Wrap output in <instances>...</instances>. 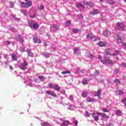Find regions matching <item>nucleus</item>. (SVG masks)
I'll use <instances>...</instances> for the list:
<instances>
[{
  "instance_id": "f257e3e1",
  "label": "nucleus",
  "mask_w": 126,
  "mask_h": 126,
  "mask_svg": "<svg viewBox=\"0 0 126 126\" xmlns=\"http://www.w3.org/2000/svg\"><path fill=\"white\" fill-rule=\"evenodd\" d=\"M26 2H24L23 1H21V7H22L23 8H28V7H30L31 5H32V1L30 0H26Z\"/></svg>"
},
{
  "instance_id": "f03ea898",
  "label": "nucleus",
  "mask_w": 126,
  "mask_h": 126,
  "mask_svg": "<svg viewBox=\"0 0 126 126\" xmlns=\"http://www.w3.org/2000/svg\"><path fill=\"white\" fill-rule=\"evenodd\" d=\"M116 27L118 30H121V31H124L126 29V25L122 22L117 23Z\"/></svg>"
},
{
  "instance_id": "7ed1b4c3",
  "label": "nucleus",
  "mask_w": 126,
  "mask_h": 126,
  "mask_svg": "<svg viewBox=\"0 0 126 126\" xmlns=\"http://www.w3.org/2000/svg\"><path fill=\"white\" fill-rule=\"evenodd\" d=\"M100 62L102 63H107L108 64L111 65L116 63H115L113 62V61L111 60V59H110V57H104V60L103 61L102 60H101Z\"/></svg>"
},
{
  "instance_id": "20e7f679",
  "label": "nucleus",
  "mask_w": 126,
  "mask_h": 126,
  "mask_svg": "<svg viewBox=\"0 0 126 126\" xmlns=\"http://www.w3.org/2000/svg\"><path fill=\"white\" fill-rule=\"evenodd\" d=\"M29 25L30 28L34 30H37L39 28V25L37 23H33V22H30Z\"/></svg>"
},
{
  "instance_id": "39448f33",
  "label": "nucleus",
  "mask_w": 126,
  "mask_h": 126,
  "mask_svg": "<svg viewBox=\"0 0 126 126\" xmlns=\"http://www.w3.org/2000/svg\"><path fill=\"white\" fill-rule=\"evenodd\" d=\"M27 65H28V63H27L26 61L24 60V63H22L20 65V68L22 70H25L27 69Z\"/></svg>"
},
{
  "instance_id": "423d86ee",
  "label": "nucleus",
  "mask_w": 126,
  "mask_h": 126,
  "mask_svg": "<svg viewBox=\"0 0 126 126\" xmlns=\"http://www.w3.org/2000/svg\"><path fill=\"white\" fill-rule=\"evenodd\" d=\"M82 2L85 5L90 6V7H93V6H94V3H93V2H92V1L88 2L87 1L84 0V1H82Z\"/></svg>"
},
{
  "instance_id": "0eeeda50",
  "label": "nucleus",
  "mask_w": 126,
  "mask_h": 126,
  "mask_svg": "<svg viewBox=\"0 0 126 126\" xmlns=\"http://www.w3.org/2000/svg\"><path fill=\"white\" fill-rule=\"evenodd\" d=\"M81 52H80V49L79 48H76L74 50V55L76 56H79V55H81Z\"/></svg>"
},
{
  "instance_id": "6e6552de",
  "label": "nucleus",
  "mask_w": 126,
  "mask_h": 126,
  "mask_svg": "<svg viewBox=\"0 0 126 126\" xmlns=\"http://www.w3.org/2000/svg\"><path fill=\"white\" fill-rule=\"evenodd\" d=\"M46 94L51 95V96H52V97H57V94H56L54 91L52 92L51 91H47Z\"/></svg>"
},
{
  "instance_id": "1a4fd4ad",
  "label": "nucleus",
  "mask_w": 126,
  "mask_h": 126,
  "mask_svg": "<svg viewBox=\"0 0 126 126\" xmlns=\"http://www.w3.org/2000/svg\"><path fill=\"white\" fill-rule=\"evenodd\" d=\"M17 40L18 42H19V43H21V44H23V43H24V39L21 37V35H18Z\"/></svg>"
},
{
  "instance_id": "9d476101",
  "label": "nucleus",
  "mask_w": 126,
  "mask_h": 126,
  "mask_svg": "<svg viewBox=\"0 0 126 126\" xmlns=\"http://www.w3.org/2000/svg\"><path fill=\"white\" fill-rule=\"evenodd\" d=\"M91 116L93 119H94L95 122H98L99 121V117L96 115V113H93L91 114Z\"/></svg>"
},
{
  "instance_id": "9b49d317",
  "label": "nucleus",
  "mask_w": 126,
  "mask_h": 126,
  "mask_svg": "<svg viewBox=\"0 0 126 126\" xmlns=\"http://www.w3.org/2000/svg\"><path fill=\"white\" fill-rule=\"evenodd\" d=\"M99 13H100V12L98 9H94L90 12V14H91V15H96V14H99Z\"/></svg>"
},
{
  "instance_id": "f8f14e48",
  "label": "nucleus",
  "mask_w": 126,
  "mask_h": 126,
  "mask_svg": "<svg viewBox=\"0 0 126 126\" xmlns=\"http://www.w3.org/2000/svg\"><path fill=\"white\" fill-rule=\"evenodd\" d=\"M53 89L55 90V91H57V92H59V91H61V87L59 86V85L58 84H54Z\"/></svg>"
},
{
  "instance_id": "ddd939ff",
  "label": "nucleus",
  "mask_w": 126,
  "mask_h": 126,
  "mask_svg": "<svg viewBox=\"0 0 126 126\" xmlns=\"http://www.w3.org/2000/svg\"><path fill=\"white\" fill-rule=\"evenodd\" d=\"M105 53L107 56H112V55H113V54H112V50L109 49H106Z\"/></svg>"
},
{
  "instance_id": "4468645a",
  "label": "nucleus",
  "mask_w": 126,
  "mask_h": 126,
  "mask_svg": "<svg viewBox=\"0 0 126 126\" xmlns=\"http://www.w3.org/2000/svg\"><path fill=\"white\" fill-rule=\"evenodd\" d=\"M96 44L97 45V46H99V47H105L106 45V43L103 41H100Z\"/></svg>"
},
{
  "instance_id": "2eb2a0df",
  "label": "nucleus",
  "mask_w": 126,
  "mask_h": 126,
  "mask_svg": "<svg viewBox=\"0 0 126 126\" xmlns=\"http://www.w3.org/2000/svg\"><path fill=\"white\" fill-rule=\"evenodd\" d=\"M102 92V90L101 89H99L97 92L95 93V94H96V95H94V96H97V97H98V98H100L101 97V93Z\"/></svg>"
},
{
  "instance_id": "dca6fc26",
  "label": "nucleus",
  "mask_w": 126,
  "mask_h": 126,
  "mask_svg": "<svg viewBox=\"0 0 126 126\" xmlns=\"http://www.w3.org/2000/svg\"><path fill=\"white\" fill-rule=\"evenodd\" d=\"M27 53H28V56H29V57H31L32 58H33V57H34V54L31 51V49L27 50Z\"/></svg>"
},
{
  "instance_id": "f3484780",
  "label": "nucleus",
  "mask_w": 126,
  "mask_h": 126,
  "mask_svg": "<svg viewBox=\"0 0 126 126\" xmlns=\"http://www.w3.org/2000/svg\"><path fill=\"white\" fill-rule=\"evenodd\" d=\"M76 6L78 8H82V9H85V6H84L83 4H81V3H78Z\"/></svg>"
},
{
  "instance_id": "a211bd4d",
  "label": "nucleus",
  "mask_w": 126,
  "mask_h": 126,
  "mask_svg": "<svg viewBox=\"0 0 126 126\" xmlns=\"http://www.w3.org/2000/svg\"><path fill=\"white\" fill-rule=\"evenodd\" d=\"M116 115H117L118 117H122L123 116V113L121 110L117 109L116 110Z\"/></svg>"
},
{
  "instance_id": "6ab92c4d",
  "label": "nucleus",
  "mask_w": 126,
  "mask_h": 126,
  "mask_svg": "<svg viewBox=\"0 0 126 126\" xmlns=\"http://www.w3.org/2000/svg\"><path fill=\"white\" fill-rule=\"evenodd\" d=\"M69 125V122L67 121H63V124L61 125V126H67Z\"/></svg>"
},
{
  "instance_id": "aec40b11",
  "label": "nucleus",
  "mask_w": 126,
  "mask_h": 126,
  "mask_svg": "<svg viewBox=\"0 0 126 126\" xmlns=\"http://www.w3.org/2000/svg\"><path fill=\"white\" fill-rule=\"evenodd\" d=\"M11 59L13 61H17L18 57L15 54H13L11 55Z\"/></svg>"
},
{
  "instance_id": "412c9836",
  "label": "nucleus",
  "mask_w": 126,
  "mask_h": 126,
  "mask_svg": "<svg viewBox=\"0 0 126 126\" xmlns=\"http://www.w3.org/2000/svg\"><path fill=\"white\" fill-rule=\"evenodd\" d=\"M20 11L21 13L24 14V15H27V14H28V11H27V10L22 9Z\"/></svg>"
},
{
  "instance_id": "4be33fe9",
  "label": "nucleus",
  "mask_w": 126,
  "mask_h": 126,
  "mask_svg": "<svg viewBox=\"0 0 126 126\" xmlns=\"http://www.w3.org/2000/svg\"><path fill=\"white\" fill-rule=\"evenodd\" d=\"M88 95V93H87V92H84L82 94V96L83 98H86Z\"/></svg>"
},
{
  "instance_id": "5701e85b",
  "label": "nucleus",
  "mask_w": 126,
  "mask_h": 126,
  "mask_svg": "<svg viewBox=\"0 0 126 126\" xmlns=\"http://www.w3.org/2000/svg\"><path fill=\"white\" fill-rule=\"evenodd\" d=\"M93 38H94V36H93L90 33H88V34L86 35L87 39H93Z\"/></svg>"
},
{
  "instance_id": "b1692460",
  "label": "nucleus",
  "mask_w": 126,
  "mask_h": 126,
  "mask_svg": "<svg viewBox=\"0 0 126 126\" xmlns=\"http://www.w3.org/2000/svg\"><path fill=\"white\" fill-rule=\"evenodd\" d=\"M114 82L117 84V85H121V81L119 80V79H116L114 80Z\"/></svg>"
},
{
  "instance_id": "393cba45",
  "label": "nucleus",
  "mask_w": 126,
  "mask_h": 126,
  "mask_svg": "<svg viewBox=\"0 0 126 126\" xmlns=\"http://www.w3.org/2000/svg\"><path fill=\"white\" fill-rule=\"evenodd\" d=\"M80 31H81V30H80L79 29H73V30H72V32L75 34L76 33H78V32H80Z\"/></svg>"
},
{
  "instance_id": "a878e982",
  "label": "nucleus",
  "mask_w": 126,
  "mask_h": 126,
  "mask_svg": "<svg viewBox=\"0 0 126 126\" xmlns=\"http://www.w3.org/2000/svg\"><path fill=\"white\" fill-rule=\"evenodd\" d=\"M52 26L54 28V29H55V30H59L60 29V27L57 25L53 24Z\"/></svg>"
},
{
  "instance_id": "bb28decb",
  "label": "nucleus",
  "mask_w": 126,
  "mask_h": 126,
  "mask_svg": "<svg viewBox=\"0 0 126 126\" xmlns=\"http://www.w3.org/2000/svg\"><path fill=\"white\" fill-rule=\"evenodd\" d=\"M38 78L41 80V82L45 81V79H46V78H45L43 76H39Z\"/></svg>"
},
{
  "instance_id": "cd10ccee",
  "label": "nucleus",
  "mask_w": 126,
  "mask_h": 126,
  "mask_svg": "<svg viewBox=\"0 0 126 126\" xmlns=\"http://www.w3.org/2000/svg\"><path fill=\"white\" fill-rule=\"evenodd\" d=\"M102 118H103L104 119H109L110 117L109 116L106 115L105 113H102V115L101 116Z\"/></svg>"
},
{
  "instance_id": "c85d7f7f",
  "label": "nucleus",
  "mask_w": 126,
  "mask_h": 126,
  "mask_svg": "<svg viewBox=\"0 0 126 126\" xmlns=\"http://www.w3.org/2000/svg\"><path fill=\"white\" fill-rule=\"evenodd\" d=\"M41 126H50V124L48 123L47 122H42L41 124Z\"/></svg>"
},
{
  "instance_id": "c756f323",
  "label": "nucleus",
  "mask_w": 126,
  "mask_h": 126,
  "mask_svg": "<svg viewBox=\"0 0 126 126\" xmlns=\"http://www.w3.org/2000/svg\"><path fill=\"white\" fill-rule=\"evenodd\" d=\"M108 2L109 4H115V3H116V2L115 1L112 0H108Z\"/></svg>"
},
{
  "instance_id": "7c9ffc66",
  "label": "nucleus",
  "mask_w": 126,
  "mask_h": 126,
  "mask_svg": "<svg viewBox=\"0 0 126 126\" xmlns=\"http://www.w3.org/2000/svg\"><path fill=\"white\" fill-rule=\"evenodd\" d=\"M94 100V98H92L90 97H89L87 99V102H93Z\"/></svg>"
},
{
  "instance_id": "2f4dec72",
  "label": "nucleus",
  "mask_w": 126,
  "mask_h": 126,
  "mask_svg": "<svg viewBox=\"0 0 126 126\" xmlns=\"http://www.w3.org/2000/svg\"><path fill=\"white\" fill-rule=\"evenodd\" d=\"M82 83L84 85H87V84H88V82H87L86 79H85V80L82 81Z\"/></svg>"
},
{
  "instance_id": "473e14b6",
  "label": "nucleus",
  "mask_w": 126,
  "mask_h": 126,
  "mask_svg": "<svg viewBox=\"0 0 126 126\" xmlns=\"http://www.w3.org/2000/svg\"><path fill=\"white\" fill-rule=\"evenodd\" d=\"M9 3H10L9 7H10L11 8H13L14 6V3L12 1H10Z\"/></svg>"
},
{
  "instance_id": "72a5a7b5",
  "label": "nucleus",
  "mask_w": 126,
  "mask_h": 126,
  "mask_svg": "<svg viewBox=\"0 0 126 126\" xmlns=\"http://www.w3.org/2000/svg\"><path fill=\"white\" fill-rule=\"evenodd\" d=\"M33 41L34 43H38V41H39V39L38 38V37H35L33 38Z\"/></svg>"
},
{
  "instance_id": "f704fd0d",
  "label": "nucleus",
  "mask_w": 126,
  "mask_h": 126,
  "mask_svg": "<svg viewBox=\"0 0 126 126\" xmlns=\"http://www.w3.org/2000/svg\"><path fill=\"white\" fill-rule=\"evenodd\" d=\"M120 54V51L116 50V53H114L112 54V56H118Z\"/></svg>"
},
{
  "instance_id": "c9c22d12",
  "label": "nucleus",
  "mask_w": 126,
  "mask_h": 126,
  "mask_svg": "<svg viewBox=\"0 0 126 126\" xmlns=\"http://www.w3.org/2000/svg\"><path fill=\"white\" fill-rule=\"evenodd\" d=\"M122 102L123 103L124 106H126V98L123 99L122 100Z\"/></svg>"
},
{
  "instance_id": "e433bc0d",
  "label": "nucleus",
  "mask_w": 126,
  "mask_h": 126,
  "mask_svg": "<svg viewBox=\"0 0 126 126\" xmlns=\"http://www.w3.org/2000/svg\"><path fill=\"white\" fill-rule=\"evenodd\" d=\"M48 87L49 88L54 89V85H53V83H49L48 84Z\"/></svg>"
},
{
  "instance_id": "4c0bfd02",
  "label": "nucleus",
  "mask_w": 126,
  "mask_h": 126,
  "mask_svg": "<svg viewBox=\"0 0 126 126\" xmlns=\"http://www.w3.org/2000/svg\"><path fill=\"white\" fill-rule=\"evenodd\" d=\"M109 33V32H108V30H105L103 31V35L104 36H107V34Z\"/></svg>"
},
{
  "instance_id": "58836bf2",
  "label": "nucleus",
  "mask_w": 126,
  "mask_h": 126,
  "mask_svg": "<svg viewBox=\"0 0 126 126\" xmlns=\"http://www.w3.org/2000/svg\"><path fill=\"white\" fill-rule=\"evenodd\" d=\"M40 31H41V32H46V28H44V27H42V28H41V29H40Z\"/></svg>"
},
{
  "instance_id": "ea45409f",
  "label": "nucleus",
  "mask_w": 126,
  "mask_h": 126,
  "mask_svg": "<svg viewBox=\"0 0 126 126\" xmlns=\"http://www.w3.org/2000/svg\"><path fill=\"white\" fill-rule=\"evenodd\" d=\"M118 92L119 93V95H122V94H124L125 93L122 90H118Z\"/></svg>"
},
{
  "instance_id": "a19ab883",
  "label": "nucleus",
  "mask_w": 126,
  "mask_h": 126,
  "mask_svg": "<svg viewBox=\"0 0 126 126\" xmlns=\"http://www.w3.org/2000/svg\"><path fill=\"white\" fill-rule=\"evenodd\" d=\"M70 24H71V22H70V21L66 22V26H69Z\"/></svg>"
},
{
  "instance_id": "79ce46f5",
  "label": "nucleus",
  "mask_w": 126,
  "mask_h": 126,
  "mask_svg": "<svg viewBox=\"0 0 126 126\" xmlns=\"http://www.w3.org/2000/svg\"><path fill=\"white\" fill-rule=\"evenodd\" d=\"M62 74H66L67 73H70V72L68 71H63L62 72Z\"/></svg>"
},
{
  "instance_id": "37998d69",
  "label": "nucleus",
  "mask_w": 126,
  "mask_h": 126,
  "mask_svg": "<svg viewBox=\"0 0 126 126\" xmlns=\"http://www.w3.org/2000/svg\"><path fill=\"white\" fill-rule=\"evenodd\" d=\"M102 112H104V113H108L109 111H108V109L106 108H104L102 110Z\"/></svg>"
},
{
  "instance_id": "c03bdc74",
  "label": "nucleus",
  "mask_w": 126,
  "mask_h": 126,
  "mask_svg": "<svg viewBox=\"0 0 126 126\" xmlns=\"http://www.w3.org/2000/svg\"><path fill=\"white\" fill-rule=\"evenodd\" d=\"M91 114H92L88 113V112L87 111L86 112V116H87V117H90L91 116Z\"/></svg>"
},
{
  "instance_id": "a18cd8bd",
  "label": "nucleus",
  "mask_w": 126,
  "mask_h": 126,
  "mask_svg": "<svg viewBox=\"0 0 126 126\" xmlns=\"http://www.w3.org/2000/svg\"><path fill=\"white\" fill-rule=\"evenodd\" d=\"M90 59H91L92 60H94V57L93 55L90 54Z\"/></svg>"
},
{
  "instance_id": "49530a36",
  "label": "nucleus",
  "mask_w": 126,
  "mask_h": 126,
  "mask_svg": "<svg viewBox=\"0 0 126 126\" xmlns=\"http://www.w3.org/2000/svg\"><path fill=\"white\" fill-rule=\"evenodd\" d=\"M117 41H118V43H122V38H118V39H117Z\"/></svg>"
},
{
  "instance_id": "de8ad7c7",
  "label": "nucleus",
  "mask_w": 126,
  "mask_h": 126,
  "mask_svg": "<svg viewBox=\"0 0 126 126\" xmlns=\"http://www.w3.org/2000/svg\"><path fill=\"white\" fill-rule=\"evenodd\" d=\"M69 97H70V100H71V101H72L73 100V95H70Z\"/></svg>"
},
{
  "instance_id": "09e8293b",
  "label": "nucleus",
  "mask_w": 126,
  "mask_h": 126,
  "mask_svg": "<svg viewBox=\"0 0 126 126\" xmlns=\"http://www.w3.org/2000/svg\"><path fill=\"white\" fill-rule=\"evenodd\" d=\"M74 124L75 126H77V125L78 124V121H77V120H75Z\"/></svg>"
},
{
  "instance_id": "8fccbe9b",
  "label": "nucleus",
  "mask_w": 126,
  "mask_h": 126,
  "mask_svg": "<svg viewBox=\"0 0 126 126\" xmlns=\"http://www.w3.org/2000/svg\"><path fill=\"white\" fill-rule=\"evenodd\" d=\"M122 65L123 67L126 68V63H123L122 64Z\"/></svg>"
},
{
  "instance_id": "3c124183",
  "label": "nucleus",
  "mask_w": 126,
  "mask_h": 126,
  "mask_svg": "<svg viewBox=\"0 0 126 126\" xmlns=\"http://www.w3.org/2000/svg\"><path fill=\"white\" fill-rule=\"evenodd\" d=\"M96 115H98V116H101L103 115V113L100 112H96Z\"/></svg>"
},
{
  "instance_id": "603ef678",
  "label": "nucleus",
  "mask_w": 126,
  "mask_h": 126,
  "mask_svg": "<svg viewBox=\"0 0 126 126\" xmlns=\"http://www.w3.org/2000/svg\"><path fill=\"white\" fill-rule=\"evenodd\" d=\"M45 8V7H44V5H41L40 6V9L42 10V9H44Z\"/></svg>"
},
{
  "instance_id": "864d4df0",
  "label": "nucleus",
  "mask_w": 126,
  "mask_h": 126,
  "mask_svg": "<svg viewBox=\"0 0 126 126\" xmlns=\"http://www.w3.org/2000/svg\"><path fill=\"white\" fill-rule=\"evenodd\" d=\"M6 45H10L11 43L9 41H6Z\"/></svg>"
},
{
  "instance_id": "5fc2aeb1",
  "label": "nucleus",
  "mask_w": 126,
  "mask_h": 126,
  "mask_svg": "<svg viewBox=\"0 0 126 126\" xmlns=\"http://www.w3.org/2000/svg\"><path fill=\"white\" fill-rule=\"evenodd\" d=\"M123 48H125V49H126V43H124L123 45Z\"/></svg>"
},
{
  "instance_id": "6e6d98bb",
  "label": "nucleus",
  "mask_w": 126,
  "mask_h": 126,
  "mask_svg": "<svg viewBox=\"0 0 126 126\" xmlns=\"http://www.w3.org/2000/svg\"><path fill=\"white\" fill-rule=\"evenodd\" d=\"M43 45H44V47H45L48 46V44H47V43L46 42H44Z\"/></svg>"
},
{
  "instance_id": "4d7b16f0",
  "label": "nucleus",
  "mask_w": 126,
  "mask_h": 126,
  "mask_svg": "<svg viewBox=\"0 0 126 126\" xmlns=\"http://www.w3.org/2000/svg\"><path fill=\"white\" fill-rule=\"evenodd\" d=\"M35 14H34L32 16L30 15V17H31V18H34V17H35Z\"/></svg>"
},
{
  "instance_id": "13d9d810",
  "label": "nucleus",
  "mask_w": 126,
  "mask_h": 126,
  "mask_svg": "<svg viewBox=\"0 0 126 126\" xmlns=\"http://www.w3.org/2000/svg\"><path fill=\"white\" fill-rule=\"evenodd\" d=\"M9 67H10L11 70H12V69H13V67H12V66L9 65Z\"/></svg>"
},
{
  "instance_id": "bf43d9fd",
  "label": "nucleus",
  "mask_w": 126,
  "mask_h": 126,
  "mask_svg": "<svg viewBox=\"0 0 126 126\" xmlns=\"http://www.w3.org/2000/svg\"><path fill=\"white\" fill-rule=\"evenodd\" d=\"M98 60H101V59H102V56H99L98 57Z\"/></svg>"
},
{
  "instance_id": "052dcab7",
  "label": "nucleus",
  "mask_w": 126,
  "mask_h": 126,
  "mask_svg": "<svg viewBox=\"0 0 126 126\" xmlns=\"http://www.w3.org/2000/svg\"><path fill=\"white\" fill-rule=\"evenodd\" d=\"M80 106L82 108H83V103H81Z\"/></svg>"
},
{
  "instance_id": "680f3d73",
  "label": "nucleus",
  "mask_w": 126,
  "mask_h": 126,
  "mask_svg": "<svg viewBox=\"0 0 126 126\" xmlns=\"http://www.w3.org/2000/svg\"><path fill=\"white\" fill-rule=\"evenodd\" d=\"M38 43H39L40 44V43H42V41H41L40 39H38Z\"/></svg>"
},
{
  "instance_id": "e2e57ef3",
  "label": "nucleus",
  "mask_w": 126,
  "mask_h": 126,
  "mask_svg": "<svg viewBox=\"0 0 126 126\" xmlns=\"http://www.w3.org/2000/svg\"><path fill=\"white\" fill-rule=\"evenodd\" d=\"M12 17L15 18V15L12 14Z\"/></svg>"
},
{
  "instance_id": "0e129e2a",
  "label": "nucleus",
  "mask_w": 126,
  "mask_h": 126,
  "mask_svg": "<svg viewBox=\"0 0 126 126\" xmlns=\"http://www.w3.org/2000/svg\"><path fill=\"white\" fill-rule=\"evenodd\" d=\"M81 72L82 73H84V72H85V70H81Z\"/></svg>"
},
{
  "instance_id": "69168bd1",
  "label": "nucleus",
  "mask_w": 126,
  "mask_h": 126,
  "mask_svg": "<svg viewBox=\"0 0 126 126\" xmlns=\"http://www.w3.org/2000/svg\"><path fill=\"white\" fill-rule=\"evenodd\" d=\"M4 63H5V64H7V62H4Z\"/></svg>"
},
{
  "instance_id": "338daca9",
  "label": "nucleus",
  "mask_w": 126,
  "mask_h": 126,
  "mask_svg": "<svg viewBox=\"0 0 126 126\" xmlns=\"http://www.w3.org/2000/svg\"><path fill=\"white\" fill-rule=\"evenodd\" d=\"M4 58L6 60V59H7V56H4Z\"/></svg>"
},
{
  "instance_id": "774afa93",
  "label": "nucleus",
  "mask_w": 126,
  "mask_h": 126,
  "mask_svg": "<svg viewBox=\"0 0 126 126\" xmlns=\"http://www.w3.org/2000/svg\"><path fill=\"white\" fill-rule=\"evenodd\" d=\"M81 17H82V18H84V17H83V15H81Z\"/></svg>"
}]
</instances>
